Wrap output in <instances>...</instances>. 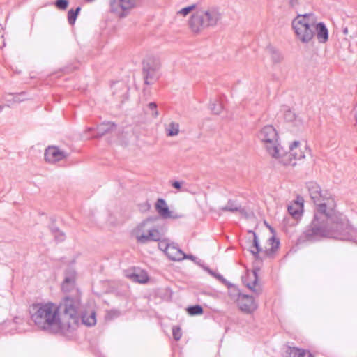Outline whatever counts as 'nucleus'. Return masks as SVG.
<instances>
[{
  "label": "nucleus",
  "instance_id": "obj_1",
  "mask_svg": "<svg viewBox=\"0 0 357 357\" xmlns=\"http://www.w3.org/2000/svg\"><path fill=\"white\" fill-rule=\"evenodd\" d=\"M310 197L316 206L311 222L299 236L300 243L317 242L324 238L349 241L357 244V231L345 215L335 211V202L328 190L314 181L306 183Z\"/></svg>",
  "mask_w": 357,
  "mask_h": 357
},
{
  "label": "nucleus",
  "instance_id": "obj_2",
  "mask_svg": "<svg viewBox=\"0 0 357 357\" xmlns=\"http://www.w3.org/2000/svg\"><path fill=\"white\" fill-rule=\"evenodd\" d=\"M31 319L39 328L50 333L62 331L59 307L52 303L33 305Z\"/></svg>",
  "mask_w": 357,
  "mask_h": 357
},
{
  "label": "nucleus",
  "instance_id": "obj_3",
  "mask_svg": "<svg viewBox=\"0 0 357 357\" xmlns=\"http://www.w3.org/2000/svg\"><path fill=\"white\" fill-rule=\"evenodd\" d=\"M223 13L216 6L197 8L188 21L189 27L195 33L217 26L222 21Z\"/></svg>",
  "mask_w": 357,
  "mask_h": 357
},
{
  "label": "nucleus",
  "instance_id": "obj_4",
  "mask_svg": "<svg viewBox=\"0 0 357 357\" xmlns=\"http://www.w3.org/2000/svg\"><path fill=\"white\" fill-rule=\"evenodd\" d=\"M61 312L60 317L62 332L74 330L80 321L81 293L76 290V294L66 296L61 303L59 310Z\"/></svg>",
  "mask_w": 357,
  "mask_h": 357
},
{
  "label": "nucleus",
  "instance_id": "obj_5",
  "mask_svg": "<svg viewBox=\"0 0 357 357\" xmlns=\"http://www.w3.org/2000/svg\"><path fill=\"white\" fill-rule=\"evenodd\" d=\"M314 15L298 14L292 21V27L297 38L303 43H309L315 36Z\"/></svg>",
  "mask_w": 357,
  "mask_h": 357
},
{
  "label": "nucleus",
  "instance_id": "obj_6",
  "mask_svg": "<svg viewBox=\"0 0 357 357\" xmlns=\"http://www.w3.org/2000/svg\"><path fill=\"white\" fill-rule=\"evenodd\" d=\"M259 139L264 144L268 153L275 159H280L283 149L278 142V135L271 125L264 126L258 134Z\"/></svg>",
  "mask_w": 357,
  "mask_h": 357
},
{
  "label": "nucleus",
  "instance_id": "obj_7",
  "mask_svg": "<svg viewBox=\"0 0 357 357\" xmlns=\"http://www.w3.org/2000/svg\"><path fill=\"white\" fill-rule=\"evenodd\" d=\"M142 73L144 83L147 85L152 84L158 79L160 63L159 61L153 57H149L143 61Z\"/></svg>",
  "mask_w": 357,
  "mask_h": 357
},
{
  "label": "nucleus",
  "instance_id": "obj_8",
  "mask_svg": "<svg viewBox=\"0 0 357 357\" xmlns=\"http://www.w3.org/2000/svg\"><path fill=\"white\" fill-rule=\"evenodd\" d=\"M110 11L119 17H125L135 8L136 0H109Z\"/></svg>",
  "mask_w": 357,
  "mask_h": 357
},
{
  "label": "nucleus",
  "instance_id": "obj_9",
  "mask_svg": "<svg viewBox=\"0 0 357 357\" xmlns=\"http://www.w3.org/2000/svg\"><path fill=\"white\" fill-rule=\"evenodd\" d=\"M236 290L238 296L236 302L240 310L248 314L252 313L258 307L253 296L242 294L238 289Z\"/></svg>",
  "mask_w": 357,
  "mask_h": 357
},
{
  "label": "nucleus",
  "instance_id": "obj_10",
  "mask_svg": "<svg viewBox=\"0 0 357 357\" xmlns=\"http://www.w3.org/2000/svg\"><path fill=\"white\" fill-rule=\"evenodd\" d=\"M77 273L71 267L66 268L64 271V279L61 284V289L65 293L76 294V290H79L75 287Z\"/></svg>",
  "mask_w": 357,
  "mask_h": 357
},
{
  "label": "nucleus",
  "instance_id": "obj_11",
  "mask_svg": "<svg viewBox=\"0 0 357 357\" xmlns=\"http://www.w3.org/2000/svg\"><path fill=\"white\" fill-rule=\"evenodd\" d=\"M155 210L164 219H179L183 217V215L176 213L171 211L166 203V201L162 198H159L155 205Z\"/></svg>",
  "mask_w": 357,
  "mask_h": 357
},
{
  "label": "nucleus",
  "instance_id": "obj_12",
  "mask_svg": "<svg viewBox=\"0 0 357 357\" xmlns=\"http://www.w3.org/2000/svg\"><path fill=\"white\" fill-rule=\"evenodd\" d=\"M44 157L47 162L54 163L66 158L68 153L64 151L60 150L56 146H49L45 151Z\"/></svg>",
  "mask_w": 357,
  "mask_h": 357
},
{
  "label": "nucleus",
  "instance_id": "obj_13",
  "mask_svg": "<svg viewBox=\"0 0 357 357\" xmlns=\"http://www.w3.org/2000/svg\"><path fill=\"white\" fill-rule=\"evenodd\" d=\"M163 236V234H162L158 229L153 227L149 229L148 233L146 234H142L137 236V242L144 244L149 241H160Z\"/></svg>",
  "mask_w": 357,
  "mask_h": 357
},
{
  "label": "nucleus",
  "instance_id": "obj_14",
  "mask_svg": "<svg viewBox=\"0 0 357 357\" xmlns=\"http://www.w3.org/2000/svg\"><path fill=\"white\" fill-rule=\"evenodd\" d=\"M300 144V142L298 141H294L293 142L291 145L289 146L290 152L289 153H284L283 151V153L282 154L280 158L284 157H288L289 161L286 162L284 160H281L282 162L284 163V165H288L291 163V158H294V160H301L302 158H305V155L302 151H299V153L297 152L296 149Z\"/></svg>",
  "mask_w": 357,
  "mask_h": 357
},
{
  "label": "nucleus",
  "instance_id": "obj_15",
  "mask_svg": "<svg viewBox=\"0 0 357 357\" xmlns=\"http://www.w3.org/2000/svg\"><path fill=\"white\" fill-rule=\"evenodd\" d=\"M116 125L112 122H103L98 125L96 128L93 127H89L86 129V132H91L96 130V134L93 135V137H100L105 134L111 132L114 129Z\"/></svg>",
  "mask_w": 357,
  "mask_h": 357
},
{
  "label": "nucleus",
  "instance_id": "obj_16",
  "mask_svg": "<svg viewBox=\"0 0 357 357\" xmlns=\"http://www.w3.org/2000/svg\"><path fill=\"white\" fill-rule=\"evenodd\" d=\"M79 316L82 323L87 326H93L96 324V311L91 307L85 308Z\"/></svg>",
  "mask_w": 357,
  "mask_h": 357
},
{
  "label": "nucleus",
  "instance_id": "obj_17",
  "mask_svg": "<svg viewBox=\"0 0 357 357\" xmlns=\"http://www.w3.org/2000/svg\"><path fill=\"white\" fill-rule=\"evenodd\" d=\"M315 31L317 32V39L319 43H325L328 41V30L324 22L314 23V31Z\"/></svg>",
  "mask_w": 357,
  "mask_h": 357
},
{
  "label": "nucleus",
  "instance_id": "obj_18",
  "mask_svg": "<svg viewBox=\"0 0 357 357\" xmlns=\"http://www.w3.org/2000/svg\"><path fill=\"white\" fill-rule=\"evenodd\" d=\"M165 255L172 261L184 259V252L175 243H171Z\"/></svg>",
  "mask_w": 357,
  "mask_h": 357
},
{
  "label": "nucleus",
  "instance_id": "obj_19",
  "mask_svg": "<svg viewBox=\"0 0 357 357\" xmlns=\"http://www.w3.org/2000/svg\"><path fill=\"white\" fill-rule=\"evenodd\" d=\"M126 276L130 278L132 281L141 284H144L148 282L149 276L144 271L139 269H134L131 273L126 274Z\"/></svg>",
  "mask_w": 357,
  "mask_h": 357
},
{
  "label": "nucleus",
  "instance_id": "obj_20",
  "mask_svg": "<svg viewBox=\"0 0 357 357\" xmlns=\"http://www.w3.org/2000/svg\"><path fill=\"white\" fill-rule=\"evenodd\" d=\"M285 354V357H312L308 350L290 346L287 347Z\"/></svg>",
  "mask_w": 357,
  "mask_h": 357
},
{
  "label": "nucleus",
  "instance_id": "obj_21",
  "mask_svg": "<svg viewBox=\"0 0 357 357\" xmlns=\"http://www.w3.org/2000/svg\"><path fill=\"white\" fill-rule=\"evenodd\" d=\"M248 277L252 278L251 282H247L246 279L243 278V283L245 285L249 288L252 291H253L257 296H259L261 293V288H255V286L258 282V275L256 270H254L250 275Z\"/></svg>",
  "mask_w": 357,
  "mask_h": 357
},
{
  "label": "nucleus",
  "instance_id": "obj_22",
  "mask_svg": "<svg viewBox=\"0 0 357 357\" xmlns=\"http://www.w3.org/2000/svg\"><path fill=\"white\" fill-rule=\"evenodd\" d=\"M250 232L253 234V240L252 245L249 248L248 250L254 256L255 259H261L259 253L263 252V250L259 245L258 236L255 231H250Z\"/></svg>",
  "mask_w": 357,
  "mask_h": 357
},
{
  "label": "nucleus",
  "instance_id": "obj_23",
  "mask_svg": "<svg viewBox=\"0 0 357 357\" xmlns=\"http://www.w3.org/2000/svg\"><path fill=\"white\" fill-rule=\"evenodd\" d=\"M284 117L286 121L292 123L294 126L299 128L303 125V119L291 109L285 112Z\"/></svg>",
  "mask_w": 357,
  "mask_h": 357
},
{
  "label": "nucleus",
  "instance_id": "obj_24",
  "mask_svg": "<svg viewBox=\"0 0 357 357\" xmlns=\"http://www.w3.org/2000/svg\"><path fill=\"white\" fill-rule=\"evenodd\" d=\"M179 123L175 121L170 122L165 128L166 135L168 137H174L179 132Z\"/></svg>",
  "mask_w": 357,
  "mask_h": 357
},
{
  "label": "nucleus",
  "instance_id": "obj_25",
  "mask_svg": "<svg viewBox=\"0 0 357 357\" xmlns=\"http://www.w3.org/2000/svg\"><path fill=\"white\" fill-rule=\"evenodd\" d=\"M222 211L237 212L241 210V206L232 199H229L227 204L221 208Z\"/></svg>",
  "mask_w": 357,
  "mask_h": 357
},
{
  "label": "nucleus",
  "instance_id": "obj_26",
  "mask_svg": "<svg viewBox=\"0 0 357 357\" xmlns=\"http://www.w3.org/2000/svg\"><path fill=\"white\" fill-rule=\"evenodd\" d=\"M267 51L270 54L271 59L273 63H278L282 61L283 57L280 52H278L275 47L268 46Z\"/></svg>",
  "mask_w": 357,
  "mask_h": 357
},
{
  "label": "nucleus",
  "instance_id": "obj_27",
  "mask_svg": "<svg viewBox=\"0 0 357 357\" xmlns=\"http://www.w3.org/2000/svg\"><path fill=\"white\" fill-rule=\"evenodd\" d=\"M269 241H271L272 246L270 249L264 251V253L266 256L271 257L275 250L279 248L280 241L274 236L270 238Z\"/></svg>",
  "mask_w": 357,
  "mask_h": 357
},
{
  "label": "nucleus",
  "instance_id": "obj_28",
  "mask_svg": "<svg viewBox=\"0 0 357 357\" xmlns=\"http://www.w3.org/2000/svg\"><path fill=\"white\" fill-rule=\"evenodd\" d=\"M81 10V7L78 6L75 10L70 9L68 12V22L70 25H74L77 17Z\"/></svg>",
  "mask_w": 357,
  "mask_h": 357
},
{
  "label": "nucleus",
  "instance_id": "obj_29",
  "mask_svg": "<svg viewBox=\"0 0 357 357\" xmlns=\"http://www.w3.org/2000/svg\"><path fill=\"white\" fill-rule=\"evenodd\" d=\"M187 311L188 314L192 316L200 315L204 312L203 307L199 305L189 306L187 309Z\"/></svg>",
  "mask_w": 357,
  "mask_h": 357
},
{
  "label": "nucleus",
  "instance_id": "obj_30",
  "mask_svg": "<svg viewBox=\"0 0 357 357\" xmlns=\"http://www.w3.org/2000/svg\"><path fill=\"white\" fill-rule=\"evenodd\" d=\"M209 108L215 114H219L222 109V105L218 100L211 102L209 105Z\"/></svg>",
  "mask_w": 357,
  "mask_h": 357
},
{
  "label": "nucleus",
  "instance_id": "obj_31",
  "mask_svg": "<svg viewBox=\"0 0 357 357\" xmlns=\"http://www.w3.org/2000/svg\"><path fill=\"white\" fill-rule=\"evenodd\" d=\"M210 275L213 276L215 278H216L218 280L221 282L222 284H227L228 286H232L235 287L234 285L230 284L221 274L219 273H217L214 271H210Z\"/></svg>",
  "mask_w": 357,
  "mask_h": 357
},
{
  "label": "nucleus",
  "instance_id": "obj_32",
  "mask_svg": "<svg viewBox=\"0 0 357 357\" xmlns=\"http://www.w3.org/2000/svg\"><path fill=\"white\" fill-rule=\"evenodd\" d=\"M158 248L163 251L165 253L167 252V249L169 248L171 243H169L167 242V240L162 237V238L160 241H158Z\"/></svg>",
  "mask_w": 357,
  "mask_h": 357
},
{
  "label": "nucleus",
  "instance_id": "obj_33",
  "mask_svg": "<svg viewBox=\"0 0 357 357\" xmlns=\"http://www.w3.org/2000/svg\"><path fill=\"white\" fill-rule=\"evenodd\" d=\"M197 7H199V6H198L197 4H192L190 6H187V7L183 8L182 9H181L178 12V14H181V15L185 16L188 14H189L194 9L197 10Z\"/></svg>",
  "mask_w": 357,
  "mask_h": 357
},
{
  "label": "nucleus",
  "instance_id": "obj_34",
  "mask_svg": "<svg viewBox=\"0 0 357 357\" xmlns=\"http://www.w3.org/2000/svg\"><path fill=\"white\" fill-rule=\"evenodd\" d=\"M54 5L58 9L64 10L68 8L69 1L68 0H56Z\"/></svg>",
  "mask_w": 357,
  "mask_h": 357
},
{
  "label": "nucleus",
  "instance_id": "obj_35",
  "mask_svg": "<svg viewBox=\"0 0 357 357\" xmlns=\"http://www.w3.org/2000/svg\"><path fill=\"white\" fill-rule=\"evenodd\" d=\"M172 335H173L174 339L176 341H178L181 339V337L182 336V333H181V328L179 326H173Z\"/></svg>",
  "mask_w": 357,
  "mask_h": 357
},
{
  "label": "nucleus",
  "instance_id": "obj_36",
  "mask_svg": "<svg viewBox=\"0 0 357 357\" xmlns=\"http://www.w3.org/2000/svg\"><path fill=\"white\" fill-rule=\"evenodd\" d=\"M148 107L153 112L152 116L154 118L158 117L159 115L158 111L157 110V104L154 102H151L148 105Z\"/></svg>",
  "mask_w": 357,
  "mask_h": 357
},
{
  "label": "nucleus",
  "instance_id": "obj_37",
  "mask_svg": "<svg viewBox=\"0 0 357 357\" xmlns=\"http://www.w3.org/2000/svg\"><path fill=\"white\" fill-rule=\"evenodd\" d=\"M288 212L294 218H297L298 216L301 215V212L298 210L295 209L293 206H288Z\"/></svg>",
  "mask_w": 357,
  "mask_h": 357
},
{
  "label": "nucleus",
  "instance_id": "obj_38",
  "mask_svg": "<svg viewBox=\"0 0 357 357\" xmlns=\"http://www.w3.org/2000/svg\"><path fill=\"white\" fill-rule=\"evenodd\" d=\"M54 238L56 241L61 242L65 239V234L60 230V232H58L56 234H55Z\"/></svg>",
  "mask_w": 357,
  "mask_h": 357
},
{
  "label": "nucleus",
  "instance_id": "obj_39",
  "mask_svg": "<svg viewBox=\"0 0 357 357\" xmlns=\"http://www.w3.org/2000/svg\"><path fill=\"white\" fill-rule=\"evenodd\" d=\"M150 207H151V205L149 204L148 202L139 205L140 210L142 211H148L150 208Z\"/></svg>",
  "mask_w": 357,
  "mask_h": 357
},
{
  "label": "nucleus",
  "instance_id": "obj_40",
  "mask_svg": "<svg viewBox=\"0 0 357 357\" xmlns=\"http://www.w3.org/2000/svg\"><path fill=\"white\" fill-rule=\"evenodd\" d=\"M50 229L51 231V232L55 236V234H56L58 232H60V229H59L58 227H56V225H52L50 226Z\"/></svg>",
  "mask_w": 357,
  "mask_h": 357
},
{
  "label": "nucleus",
  "instance_id": "obj_41",
  "mask_svg": "<svg viewBox=\"0 0 357 357\" xmlns=\"http://www.w3.org/2000/svg\"><path fill=\"white\" fill-rule=\"evenodd\" d=\"M157 219H158V218H153V217L148 218L142 222V226L144 227L146 225H147L149 222H153L154 220H155Z\"/></svg>",
  "mask_w": 357,
  "mask_h": 357
},
{
  "label": "nucleus",
  "instance_id": "obj_42",
  "mask_svg": "<svg viewBox=\"0 0 357 357\" xmlns=\"http://www.w3.org/2000/svg\"><path fill=\"white\" fill-rule=\"evenodd\" d=\"M184 259H190L192 260V261L195 262V263H197V257H195L194 255H187L185 253H184Z\"/></svg>",
  "mask_w": 357,
  "mask_h": 357
},
{
  "label": "nucleus",
  "instance_id": "obj_43",
  "mask_svg": "<svg viewBox=\"0 0 357 357\" xmlns=\"http://www.w3.org/2000/svg\"><path fill=\"white\" fill-rule=\"evenodd\" d=\"M172 187L177 190H180L181 188V182L178 181H175L172 183Z\"/></svg>",
  "mask_w": 357,
  "mask_h": 357
},
{
  "label": "nucleus",
  "instance_id": "obj_44",
  "mask_svg": "<svg viewBox=\"0 0 357 357\" xmlns=\"http://www.w3.org/2000/svg\"><path fill=\"white\" fill-rule=\"evenodd\" d=\"M298 4V0H289V5L291 8H295Z\"/></svg>",
  "mask_w": 357,
  "mask_h": 357
},
{
  "label": "nucleus",
  "instance_id": "obj_45",
  "mask_svg": "<svg viewBox=\"0 0 357 357\" xmlns=\"http://www.w3.org/2000/svg\"><path fill=\"white\" fill-rule=\"evenodd\" d=\"M13 102H22L23 100H22V99H20V98H19V95H18V94H15V95L13 96Z\"/></svg>",
  "mask_w": 357,
  "mask_h": 357
},
{
  "label": "nucleus",
  "instance_id": "obj_46",
  "mask_svg": "<svg viewBox=\"0 0 357 357\" xmlns=\"http://www.w3.org/2000/svg\"><path fill=\"white\" fill-rule=\"evenodd\" d=\"M202 266L204 271H207L210 274V271H212V269H211L209 267L204 266V265H202Z\"/></svg>",
  "mask_w": 357,
  "mask_h": 357
},
{
  "label": "nucleus",
  "instance_id": "obj_47",
  "mask_svg": "<svg viewBox=\"0 0 357 357\" xmlns=\"http://www.w3.org/2000/svg\"><path fill=\"white\" fill-rule=\"evenodd\" d=\"M342 33L344 35H347L348 33V28L347 27H344L342 29Z\"/></svg>",
  "mask_w": 357,
  "mask_h": 357
},
{
  "label": "nucleus",
  "instance_id": "obj_48",
  "mask_svg": "<svg viewBox=\"0 0 357 357\" xmlns=\"http://www.w3.org/2000/svg\"><path fill=\"white\" fill-rule=\"evenodd\" d=\"M3 107L0 105V111H1L3 109Z\"/></svg>",
  "mask_w": 357,
  "mask_h": 357
}]
</instances>
